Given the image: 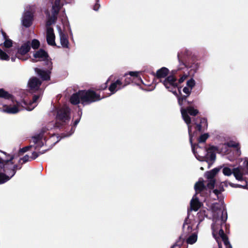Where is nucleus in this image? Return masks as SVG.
<instances>
[{
    "mask_svg": "<svg viewBox=\"0 0 248 248\" xmlns=\"http://www.w3.org/2000/svg\"><path fill=\"white\" fill-rule=\"evenodd\" d=\"M212 229L213 235L218 243V248H222L220 240L223 242L226 248H232L227 236L224 233L222 229H218V228H216L214 224L212 225Z\"/></svg>",
    "mask_w": 248,
    "mask_h": 248,
    "instance_id": "obj_11",
    "label": "nucleus"
},
{
    "mask_svg": "<svg viewBox=\"0 0 248 248\" xmlns=\"http://www.w3.org/2000/svg\"><path fill=\"white\" fill-rule=\"evenodd\" d=\"M181 112L183 120L187 124L189 141L191 143L192 150L195 156L199 161L206 162L214 161L216 159V153L217 151V147L211 146L208 149L202 148L199 145H194L192 142V128L190 125L191 119L188 115V113L192 116H196L199 112L198 110L192 107H188L186 108H181Z\"/></svg>",
    "mask_w": 248,
    "mask_h": 248,
    "instance_id": "obj_1",
    "label": "nucleus"
},
{
    "mask_svg": "<svg viewBox=\"0 0 248 248\" xmlns=\"http://www.w3.org/2000/svg\"><path fill=\"white\" fill-rule=\"evenodd\" d=\"M177 57H178V59L179 60V61L180 63L182 62L183 64L184 65H185L184 63H183L184 59H183L182 53H178V55H177Z\"/></svg>",
    "mask_w": 248,
    "mask_h": 248,
    "instance_id": "obj_38",
    "label": "nucleus"
},
{
    "mask_svg": "<svg viewBox=\"0 0 248 248\" xmlns=\"http://www.w3.org/2000/svg\"><path fill=\"white\" fill-rule=\"evenodd\" d=\"M188 76V74H184L179 79V82L180 83L183 82L187 78Z\"/></svg>",
    "mask_w": 248,
    "mask_h": 248,
    "instance_id": "obj_36",
    "label": "nucleus"
},
{
    "mask_svg": "<svg viewBox=\"0 0 248 248\" xmlns=\"http://www.w3.org/2000/svg\"><path fill=\"white\" fill-rule=\"evenodd\" d=\"M196 127L198 130L201 131L202 127L206 128L207 127V122L206 119L202 118L201 119V123L199 124H196Z\"/></svg>",
    "mask_w": 248,
    "mask_h": 248,
    "instance_id": "obj_24",
    "label": "nucleus"
},
{
    "mask_svg": "<svg viewBox=\"0 0 248 248\" xmlns=\"http://www.w3.org/2000/svg\"><path fill=\"white\" fill-rule=\"evenodd\" d=\"M222 202H215L211 204L209 208L213 213L214 223L216 228L220 229V223H224L227 220V216L226 211L222 210Z\"/></svg>",
    "mask_w": 248,
    "mask_h": 248,
    "instance_id": "obj_8",
    "label": "nucleus"
},
{
    "mask_svg": "<svg viewBox=\"0 0 248 248\" xmlns=\"http://www.w3.org/2000/svg\"><path fill=\"white\" fill-rule=\"evenodd\" d=\"M183 91L184 93L186 94L187 95H189L191 93V89L186 87H185L184 88Z\"/></svg>",
    "mask_w": 248,
    "mask_h": 248,
    "instance_id": "obj_37",
    "label": "nucleus"
},
{
    "mask_svg": "<svg viewBox=\"0 0 248 248\" xmlns=\"http://www.w3.org/2000/svg\"><path fill=\"white\" fill-rule=\"evenodd\" d=\"M44 153V152H39L38 153L37 152H33L32 153V155L31 156V159L34 160V159H36L39 155L42 154Z\"/></svg>",
    "mask_w": 248,
    "mask_h": 248,
    "instance_id": "obj_35",
    "label": "nucleus"
},
{
    "mask_svg": "<svg viewBox=\"0 0 248 248\" xmlns=\"http://www.w3.org/2000/svg\"><path fill=\"white\" fill-rule=\"evenodd\" d=\"M223 190V188H221L219 190L217 189H215L212 191V193L211 192V191H209L210 195L211 196L213 194H214L215 196V197L214 198V199H216V198H219V195L221 194V192Z\"/></svg>",
    "mask_w": 248,
    "mask_h": 248,
    "instance_id": "obj_26",
    "label": "nucleus"
},
{
    "mask_svg": "<svg viewBox=\"0 0 248 248\" xmlns=\"http://www.w3.org/2000/svg\"><path fill=\"white\" fill-rule=\"evenodd\" d=\"M222 172L224 175L228 176L233 174L238 181L244 182L243 185L230 183V185L232 186L248 188L247 187L248 186V160L246 162V168L239 167L234 168L232 170L228 167H224L223 169Z\"/></svg>",
    "mask_w": 248,
    "mask_h": 248,
    "instance_id": "obj_4",
    "label": "nucleus"
},
{
    "mask_svg": "<svg viewBox=\"0 0 248 248\" xmlns=\"http://www.w3.org/2000/svg\"><path fill=\"white\" fill-rule=\"evenodd\" d=\"M209 135L208 134H204L200 136L198 141L199 143L204 142L208 138Z\"/></svg>",
    "mask_w": 248,
    "mask_h": 248,
    "instance_id": "obj_30",
    "label": "nucleus"
},
{
    "mask_svg": "<svg viewBox=\"0 0 248 248\" xmlns=\"http://www.w3.org/2000/svg\"><path fill=\"white\" fill-rule=\"evenodd\" d=\"M51 1L52 4V16H50L48 11L46 13V14L48 16L47 19V25L48 26L51 25L55 23L57 18V15L61 8V5L60 4L61 0H51Z\"/></svg>",
    "mask_w": 248,
    "mask_h": 248,
    "instance_id": "obj_13",
    "label": "nucleus"
},
{
    "mask_svg": "<svg viewBox=\"0 0 248 248\" xmlns=\"http://www.w3.org/2000/svg\"><path fill=\"white\" fill-rule=\"evenodd\" d=\"M32 142L36 145L35 147V149H37L38 146L41 147L43 146V143L39 140V137H34L32 138Z\"/></svg>",
    "mask_w": 248,
    "mask_h": 248,
    "instance_id": "obj_25",
    "label": "nucleus"
},
{
    "mask_svg": "<svg viewBox=\"0 0 248 248\" xmlns=\"http://www.w3.org/2000/svg\"><path fill=\"white\" fill-rule=\"evenodd\" d=\"M238 145L237 143L233 142H229L227 144H225L223 145L222 149L224 150V153H226L228 151L230 147H235L236 148V152L238 155H240V152L239 148L237 147Z\"/></svg>",
    "mask_w": 248,
    "mask_h": 248,
    "instance_id": "obj_21",
    "label": "nucleus"
},
{
    "mask_svg": "<svg viewBox=\"0 0 248 248\" xmlns=\"http://www.w3.org/2000/svg\"><path fill=\"white\" fill-rule=\"evenodd\" d=\"M197 215L199 220V222H201L202 221L204 217L207 216L204 210L200 211L198 213Z\"/></svg>",
    "mask_w": 248,
    "mask_h": 248,
    "instance_id": "obj_29",
    "label": "nucleus"
},
{
    "mask_svg": "<svg viewBox=\"0 0 248 248\" xmlns=\"http://www.w3.org/2000/svg\"><path fill=\"white\" fill-rule=\"evenodd\" d=\"M9 158L4 160L0 158V184L10 180L16 173L17 165L14 164L12 160L14 155H8Z\"/></svg>",
    "mask_w": 248,
    "mask_h": 248,
    "instance_id": "obj_5",
    "label": "nucleus"
},
{
    "mask_svg": "<svg viewBox=\"0 0 248 248\" xmlns=\"http://www.w3.org/2000/svg\"><path fill=\"white\" fill-rule=\"evenodd\" d=\"M106 87H107L106 85H105V87H104V89L106 88Z\"/></svg>",
    "mask_w": 248,
    "mask_h": 248,
    "instance_id": "obj_44",
    "label": "nucleus"
},
{
    "mask_svg": "<svg viewBox=\"0 0 248 248\" xmlns=\"http://www.w3.org/2000/svg\"><path fill=\"white\" fill-rule=\"evenodd\" d=\"M140 72H130L128 74H125L124 76L126 77L125 79V86L133 80L137 79L139 81L142 82V80L141 78L139 76Z\"/></svg>",
    "mask_w": 248,
    "mask_h": 248,
    "instance_id": "obj_17",
    "label": "nucleus"
},
{
    "mask_svg": "<svg viewBox=\"0 0 248 248\" xmlns=\"http://www.w3.org/2000/svg\"><path fill=\"white\" fill-rule=\"evenodd\" d=\"M34 5H29L26 7L22 16V23L24 26L29 27L32 24L33 14L35 10Z\"/></svg>",
    "mask_w": 248,
    "mask_h": 248,
    "instance_id": "obj_15",
    "label": "nucleus"
},
{
    "mask_svg": "<svg viewBox=\"0 0 248 248\" xmlns=\"http://www.w3.org/2000/svg\"><path fill=\"white\" fill-rule=\"evenodd\" d=\"M32 146H26L25 147H23L21 149H20L19 151V155L27 152L29 150V149Z\"/></svg>",
    "mask_w": 248,
    "mask_h": 248,
    "instance_id": "obj_34",
    "label": "nucleus"
},
{
    "mask_svg": "<svg viewBox=\"0 0 248 248\" xmlns=\"http://www.w3.org/2000/svg\"><path fill=\"white\" fill-rule=\"evenodd\" d=\"M100 7L99 4L97 2L93 7V10L95 11H97Z\"/></svg>",
    "mask_w": 248,
    "mask_h": 248,
    "instance_id": "obj_41",
    "label": "nucleus"
},
{
    "mask_svg": "<svg viewBox=\"0 0 248 248\" xmlns=\"http://www.w3.org/2000/svg\"><path fill=\"white\" fill-rule=\"evenodd\" d=\"M0 59L5 61H8L9 60V56L1 49H0Z\"/></svg>",
    "mask_w": 248,
    "mask_h": 248,
    "instance_id": "obj_28",
    "label": "nucleus"
},
{
    "mask_svg": "<svg viewBox=\"0 0 248 248\" xmlns=\"http://www.w3.org/2000/svg\"><path fill=\"white\" fill-rule=\"evenodd\" d=\"M195 80L192 78L187 81L186 85L187 86L190 88L191 89H192V88L195 86Z\"/></svg>",
    "mask_w": 248,
    "mask_h": 248,
    "instance_id": "obj_33",
    "label": "nucleus"
},
{
    "mask_svg": "<svg viewBox=\"0 0 248 248\" xmlns=\"http://www.w3.org/2000/svg\"><path fill=\"white\" fill-rule=\"evenodd\" d=\"M10 97V94L5 92L3 89H0V98H3L4 99H9Z\"/></svg>",
    "mask_w": 248,
    "mask_h": 248,
    "instance_id": "obj_27",
    "label": "nucleus"
},
{
    "mask_svg": "<svg viewBox=\"0 0 248 248\" xmlns=\"http://www.w3.org/2000/svg\"><path fill=\"white\" fill-rule=\"evenodd\" d=\"M0 34L1 35L4 42H0V45H2L3 44L4 47L6 48H9L12 46L13 42L11 39L8 38L6 33L3 31H0Z\"/></svg>",
    "mask_w": 248,
    "mask_h": 248,
    "instance_id": "obj_20",
    "label": "nucleus"
},
{
    "mask_svg": "<svg viewBox=\"0 0 248 248\" xmlns=\"http://www.w3.org/2000/svg\"><path fill=\"white\" fill-rule=\"evenodd\" d=\"M201 169L202 170H203V167H201Z\"/></svg>",
    "mask_w": 248,
    "mask_h": 248,
    "instance_id": "obj_43",
    "label": "nucleus"
},
{
    "mask_svg": "<svg viewBox=\"0 0 248 248\" xmlns=\"http://www.w3.org/2000/svg\"><path fill=\"white\" fill-rule=\"evenodd\" d=\"M34 59H32L33 62H36L39 61H44L45 62V64L47 65L49 70L45 71L44 70L35 68L34 70L36 74L40 76L44 80H47L50 79L49 74L50 70L52 69V62L48 59L47 54L44 50L40 49L36 52L34 55Z\"/></svg>",
    "mask_w": 248,
    "mask_h": 248,
    "instance_id": "obj_7",
    "label": "nucleus"
},
{
    "mask_svg": "<svg viewBox=\"0 0 248 248\" xmlns=\"http://www.w3.org/2000/svg\"><path fill=\"white\" fill-rule=\"evenodd\" d=\"M200 222L197 224V221L195 220L193 217H190L189 216L186 218L183 224V235L186 233H189L193 232L196 231H198V226Z\"/></svg>",
    "mask_w": 248,
    "mask_h": 248,
    "instance_id": "obj_14",
    "label": "nucleus"
},
{
    "mask_svg": "<svg viewBox=\"0 0 248 248\" xmlns=\"http://www.w3.org/2000/svg\"><path fill=\"white\" fill-rule=\"evenodd\" d=\"M46 41L48 45L50 46H55L56 43L55 42V36L54 33V31L52 28L50 27V25H47V22L46 23Z\"/></svg>",
    "mask_w": 248,
    "mask_h": 248,
    "instance_id": "obj_18",
    "label": "nucleus"
},
{
    "mask_svg": "<svg viewBox=\"0 0 248 248\" xmlns=\"http://www.w3.org/2000/svg\"><path fill=\"white\" fill-rule=\"evenodd\" d=\"M57 28L60 35L61 44L63 47H68L69 42L66 36L62 32L61 27L57 26Z\"/></svg>",
    "mask_w": 248,
    "mask_h": 248,
    "instance_id": "obj_19",
    "label": "nucleus"
},
{
    "mask_svg": "<svg viewBox=\"0 0 248 248\" xmlns=\"http://www.w3.org/2000/svg\"><path fill=\"white\" fill-rule=\"evenodd\" d=\"M186 96H184L182 98H178V103L179 104L180 106H182L183 105V102L184 100H186Z\"/></svg>",
    "mask_w": 248,
    "mask_h": 248,
    "instance_id": "obj_39",
    "label": "nucleus"
},
{
    "mask_svg": "<svg viewBox=\"0 0 248 248\" xmlns=\"http://www.w3.org/2000/svg\"><path fill=\"white\" fill-rule=\"evenodd\" d=\"M219 171V169L216 168L209 171L206 172L205 175L208 181H203L202 179L200 178L194 186L196 195L194 196L190 202L191 209L194 211H197L201 206V203L199 201L196 195L200 194L202 195L208 191V189H212L214 187L215 175Z\"/></svg>",
    "mask_w": 248,
    "mask_h": 248,
    "instance_id": "obj_3",
    "label": "nucleus"
},
{
    "mask_svg": "<svg viewBox=\"0 0 248 248\" xmlns=\"http://www.w3.org/2000/svg\"><path fill=\"white\" fill-rule=\"evenodd\" d=\"M169 73V70L166 67H162L157 70L156 72V77L158 78L161 79L165 78ZM160 82H162L160 79Z\"/></svg>",
    "mask_w": 248,
    "mask_h": 248,
    "instance_id": "obj_23",
    "label": "nucleus"
},
{
    "mask_svg": "<svg viewBox=\"0 0 248 248\" xmlns=\"http://www.w3.org/2000/svg\"><path fill=\"white\" fill-rule=\"evenodd\" d=\"M198 231H196L193 232L186 233L183 234L180 237L179 240L171 248H179L180 246L182 245L183 242L185 240L186 243L189 245H193L195 244L198 240Z\"/></svg>",
    "mask_w": 248,
    "mask_h": 248,
    "instance_id": "obj_12",
    "label": "nucleus"
},
{
    "mask_svg": "<svg viewBox=\"0 0 248 248\" xmlns=\"http://www.w3.org/2000/svg\"><path fill=\"white\" fill-rule=\"evenodd\" d=\"M31 160H32V159H31V157H30L28 155H26L19 159V162L22 161V164H23Z\"/></svg>",
    "mask_w": 248,
    "mask_h": 248,
    "instance_id": "obj_31",
    "label": "nucleus"
},
{
    "mask_svg": "<svg viewBox=\"0 0 248 248\" xmlns=\"http://www.w3.org/2000/svg\"><path fill=\"white\" fill-rule=\"evenodd\" d=\"M74 131H75V128L72 127L71 129L70 133L69 134H66V135L63 134V137H68V136L71 135L74 133Z\"/></svg>",
    "mask_w": 248,
    "mask_h": 248,
    "instance_id": "obj_40",
    "label": "nucleus"
},
{
    "mask_svg": "<svg viewBox=\"0 0 248 248\" xmlns=\"http://www.w3.org/2000/svg\"><path fill=\"white\" fill-rule=\"evenodd\" d=\"M41 84V81L37 78L35 77L31 78L28 82V86L31 92H34L37 91L38 94L34 95L32 97V101L29 102L24 100L21 102H16V104L13 106L4 105L2 111L7 113L15 114L24 109L28 111L32 110L37 106V102L42 95L43 91L39 88Z\"/></svg>",
    "mask_w": 248,
    "mask_h": 248,
    "instance_id": "obj_2",
    "label": "nucleus"
},
{
    "mask_svg": "<svg viewBox=\"0 0 248 248\" xmlns=\"http://www.w3.org/2000/svg\"><path fill=\"white\" fill-rule=\"evenodd\" d=\"M70 119V109L66 106H63L57 109L56 116L55 127H60L66 124Z\"/></svg>",
    "mask_w": 248,
    "mask_h": 248,
    "instance_id": "obj_9",
    "label": "nucleus"
},
{
    "mask_svg": "<svg viewBox=\"0 0 248 248\" xmlns=\"http://www.w3.org/2000/svg\"><path fill=\"white\" fill-rule=\"evenodd\" d=\"M30 48L31 43L30 41H27L24 43L16 51L12 50L8 53L9 55L11 56L15 54V57L12 56L11 57V60L13 62L15 61L16 58H17L19 60L25 61L28 59L25 55L29 51Z\"/></svg>",
    "mask_w": 248,
    "mask_h": 248,
    "instance_id": "obj_10",
    "label": "nucleus"
},
{
    "mask_svg": "<svg viewBox=\"0 0 248 248\" xmlns=\"http://www.w3.org/2000/svg\"><path fill=\"white\" fill-rule=\"evenodd\" d=\"M100 95L91 90L80 91L73 94L70 97L71 104L77 105L81 102L83 105H87L101 99Z\"/></svg>",
    "mask_w": 248,
    "mask_h": 248,
    "instance_id": "obj_6",
    "label": "nucleus"
},
{
    "mask_svg": "<svg viewBox=\"0 0 248 248\" xmlns=\"http://www.w3.org/2000/svg\"><path fill=\"white\" fill-rule=\"evenodd\" d=\"M31 45L33 49H37L39 46L40 43L37 40L33 39L31 42Z\"/></svg>",
    "mask_w": 248,
    "mask_h": 248,
    "instance_id": "obj_32",
    "label": "nucleus"
},
{
    "mask_svg": "<svg viewBox=\"0 0 248 248\" xmlns=\"http://www.w3.org/2000/svg\"><path fill=\"white\" fill-rule=\"evenodd\" d=\"M122 87V82L120 80H117L116 82L112 83L110 85L109 87V90L111 92V94H113Z\"/></svg>",
    "mask_w": 248,
    "mask_h": 248,
    "instance_id": "obj_22",
    "label": "nucleus"
},
{
    "mask_svg": "<svg viewBox=\"0 0 248 248\" xmlns=\"http://www.w3.org/2000/svg\"><path fill=\"white\" fill-rule=\"evenodd\" d=\"M163 83L169 91L172 92L174 94H177L176 89L177 87V82L176 78L174 76H168L163 81Z\"/></svg>",
    "mask_w": 248,
    "mask_h": 248,
    "instance_id": "obj_16",
    "label": "nucleus"
},
{
    "mask_svg": "<svg viewBox=\"0 0 248 248\" xmlns=\"http://www.w3.org/2000/svg\"><path fill=\"white\" fill-rule=\"evenodd\" d=\"M79 122V119L76 120L74 123V127H75Z\"/></svg>",
    "mask_w": 248,
    "mask_h": 248,
    "instance_id": "obj_42",
    "label": "nucleus"
}]
</instances>
